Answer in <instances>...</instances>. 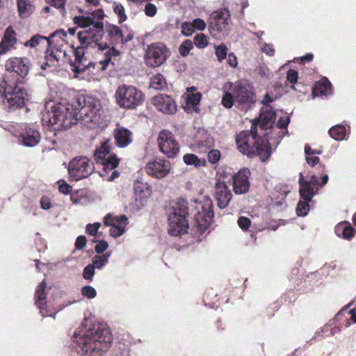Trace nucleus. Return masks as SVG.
Listing matches in <instances>:
<instances>
[{"instance_id":"nucleus-1","label":"nucleus","mask_w":356,"mask_h":356,"mask_svg":"<svg viewBox=\"0 0 356 356\" xmlns=\"http://www.w3.org/2000/svg\"><path fill=\"white\" fill-rule=\"evenodd\" d=\"M103 108L99 99L79 96L72 104L48 102L42 113V121L47 125H57L58 129H68L81 120L86 125L99 126L103 120Z\"/></svg>"},{"instance_id":"nucleus-2","label":"nucleus","mask_w":356,"mask_h":356,"mask_svg":"<svg viewBox=\"0 0 356 356\" xmlns=\"http://www.w3.org/2000/svg\"><path fill=\"white\" fill-rule=\"evenodd\" d=\"M75 24L84 30L78 33V39L80 46L74 51V60L70 61L72 70L78 76L79 74L83 73L86 69L93 65V63L87 59L85 56L83 49L88 47H97L104 35V24L102 21H93L90 17L75 16L73 18Z\"/></svg>"},{"instance_id":"nucleus-3","label":"nucleus","mask_w":356,"mask_h":356,"mask_svg":"<svg viewBox=\"0 0 356 356\" xmlns=\"http://www.w3.org/2000/svg\"><path fill=\"white\" fill-rule=\"evenodd\" d=\"M74 337L78 353L86 356H101L112 343L110 330L100 324L93 325L86 331L75 332Z\"/></svg>"},{"instance_id":"nucleus-4","label":"nucleus","mask_w":356,"mask_h":356,"mask_svg":"<svg viewBox=\"0 0 356 356\" xmlns=\"http://www.w3.org/2000/svg\"><path fill=\"white\" fill-rule=\"evenodd\" d=\"M261 136L258 133L257 124L252 122L250 130L243 131L237 136L238 149L249 156L257 154L262 161H265L270 155V146L268 133H261Z\"/></svg>"},{"instance_id":"nucleus-5","label":"nucleus","mask_w":356,"mask_h":356,"mask_svg":"<svg viewBox=\"0 0 356 356\" xmlns=\"http://www.w3.org/2000/svg\"><path fill=\"white\" fill-rule=\"evenodd\" d=\"M188 215V203L185 200L180 199L172 206L168 211V233L171 236H177L186 233L189 225Z\"/></svg>"},{"instance_id":"nucleus-6","label":"nucleus","mask_w":356,"mask_h":356,"mask_svg":"<svg viewBox=\"0 0 356 356\" xmlns=\"http://www.w3.org/2000/svg\"><path fill=\"white\" fill-rule=\"evenodd\" d=\"M25 90L17 86H8L6 82L0 83V102L9 111H15L24 105Z\"/></svg>"},{"instance_id":"nucleus-7","label":"nucleus","mask_w":356,"mask_h":356,"mask_svg":"<svg viewBox=\"0 0 356 356\" xmlns=\"http://www.w3.org/2000/svg\"><path fill=\"white\" fill-rule=\"evenodd\" d=\"M116 102L121 108H136L144 101L143 92L133 86L123 84L115 92Z\"/></svg>"},{"instance_id":"nucleus-8","label":"nucleus","mask_w":356,"mask_h":356,"mask_svg":"<svg viewBox=\"0 0 356 356\" xmlns=\"http://www.w3.org/2000/svg\"><path fill=\"white\" fill-rule=\"evenodd\" d=\"M94 171L93 163L86 156H77L68 163L70 179L79 181L90 176Z\"/></svg>"},{"instance_id":"nucleus-9","label":"nucleus","mask_w":356,"mask_h":356,"mask_svg":"<svg viewBox=\"0 0 356 356\" xmlns=\"http://www.w3.org/2000/svg\"><path fill=\"white\" fill-rule=\"evenodd\" d=\"M170 56V51L162 42H155L147 47L145 61L147 65L156 67L163 65Z\"/></svg>"},{"instance_id":"nucleus-10","label":"nucleus","mask_w":356,"mask_h":356,"mask_svg":"<svg viewBox=\"0 0 356 356\" xmlns=\"http://www.w3.org/2000/svg\"><path fill=\"white\" fill-rule=\"evenodd\" d=\"M196 204V213L194 214L197 225L202 233L204 232L212 223L214 213L212 209V201L209 198L205 199L202 202L194 200Z\"/></svg>"},{"instance_id":"nucleus-11","label":"nucleus","mask_w":356,"mask_h":356,"mask_svg":"<svg viewBox=\"0 0 356 356\" xmlns=\"http://www.w3.org/2000/svg\"><path fill=\"white\" fill-rule=\"evenodd\" d=\"M209 29L213 37L218 33L227 32L230 22V14L226 8H221L211 13L209 20Z\"/></svg>"},{"instance_id":"nucleus-12","label":"nucleus","mask_w":356,"mask_h":356,"mask_svg":"<svg viewBox=\"0 0 356 356\" xmlns=\"http://www.w3.org/2000/svg\"><path fill=\"white\" fill-rule=\"evenodd\" d=\"M157 142L160 150L169 158L176 156L179 150V145L173 134L167 130L159 132Z\"/></svg>"},{"instance_id":"nucleus-13","label":"nucleus","mask_w":356,"mask_h":356,"mask_svg":"<svg viewBox=\"0 0 356 356\" xmlns=\"http://www.w3.org/2000/svg\"><path fill=\"white\" fill-rule=\"evenodd\" d=\"M170 163L168 160L156 158L146 165L147 173L156 179L166 177L170 171Z\"/></svg>"},{"instance_id":"nucleus-14","label":"nucleus","mask_w":356,"mask_h":356,"mask_svg":"<svg viewBox=\"0 0 356 356\" xmlns=\"http://www.w3.org/2000/svg\"><path fill=\"white\" fill-rule=\"evenodd\" d=\"M134 190L136 203L133 207L138 211L145 206L147 199L152 195V188L147 182L138 180L134 182Z\"/></svg>"},{"instance_id":"nucleus-15","label":"nucleus","mask_w":356,"mask_h":356,"mask_svg":"<svg viewBox=\"0 0 356 356\" xmlns=\"http://www.w3.org/2000/svg\"><path fill=\"white\" fill-rule=\"evenodd\" d=\"M31 61L24 57H15L8 59L6 63V68L8 71H13L21 77L26 76L30 70Z\"/></svg>"},{"instance_id":"nucleus-16","label":"nucleus","mask_w":356,"mask_h":356,"mask_svg":"<svg viewBox=\"0 0 356 356\" xmlns=\"http://www.w3.org/2000/svg\"><path fill=\"white\" fill-rule=\"evenodd\" d=\"M127 222L128 218L125 215L117 218L112 217L111 214H107L104 217V223L111 226L110 235L114 238L121 236L124 232Z\"/></svg>"},{"instance_id":"nucleus-17","label":"nucleus","mask_w":356,"mask_h":356,"mask_svg":"<svg viewBox=\"0 0 356 356\" xmlns=\"http://www.w3.org/2000/svg\"><path fill=\"white\" fill-rule=\"evenodd\" d=\"M276 118V113L270 105L264 106L261 108L259 118L255 122L262 131H267L273 127Z\"/></svg>"},{"instance_id":"nucleus-18","label":"nucleus","mask_w":356,"mask_h":356,"mask_svg":"<svg viewBox=\"0 0 356 356\" xmlns=\"http://www.w3.org/2000/svg\"><path fill=\"white\" fill-rule=\"evenodd\" d=\"M250 171L248 169H242L233 177V190L237 195L246 193L250 188L249 176Z\"/></svg>"},{"instance_id":"nucleus-19","label":"nucleus","mask_w":356,"mask_h":356,"mask_svg":"<svg viewBox=\"0 0 356 356\" xmlns=\"http://www.w3.org/2000/svg\"><path fill=\"white\" fill-rule=\"evenodd\" d=\"M98 49L100 51V54L104 56L99 62L101 70H105L110 63L114 65L113 60H115L116 57L120 55V51L114 47H109L106 42L99 44Z\"/></svg>"},{"instance_id":"nucleus-20","label":"nucleus","mask_w":356,"mask_h":356,"mask_svg":"<svg viewBox=\"0 0 356 356\" xmlns=\"http://www.w3.org/2000/svg\"><path fill=\"white\" fill-rule=\"evenodd\" d=\"M215 198L220 209H225L229 204L232 197L231 191L225 182L218 181L214 187Z\"/></svg>"},{"instance_id":"nucleus-21","label":"nucleus","mask_w":356,"mask_h":356,"mask_svg":"<svg viewBox=\"0 0 356 356\" xmlns=\"http://www.w3.org/2000/svg\"><path fill=\"white\" fill-rule=\"evenodd\" d=\"M153 104L156 108L165 114H172L177 110L175 102L170 96L161 94L153 99Z\"/></svg>"},{"instance_id":"nucleus-22","label":"nucleus","mask_w":356,"mask_h":356,"mask_svg":"<svg viewBox=\"0 0 356 356\" xmlns=\"http://www.w3.org/2000/svg\"><path fill=\"white\" fill-rule=\"evenodd\" d=\"M17 42V33L11 26L8 27L0 42V55L6 54L10 49L15 48V45Z\"/></svg>"},{"instance_id":"nucleus-23","label":"nucleus","mask_w":356,"mask_h":356,"mask_svg":"<svg viewBox=\"0 0 356 356\" xmlns=\"http://www.w3.org/2000/svg\"><path fill=\"white\" fill-rule=\"evenodd\" d=\"M115 144L119 147H125L132 142L131 132L124 127H118L114 130Z\"/></svg>"},{"instance_id":"nucleus-24","label":"nucleus","mask_w":356,"mask_h":356,"mask_svg":"<svg viewBox=\"0 0 356 356\" xmlns=\"http://www.w3.org/2000/svg\"><path fill=\"white\" fill-rule=\"evenodd\" d=\"M228 86L229 89L232 90L236 102L243 104L250 100L249 92L245 87L232 83H228Z\"/></svg>"},{"instance_id":"nucleus-25","label":"nucleus","mask_w":356,"mask_h":356,"mask_svg":"<svg viewBox=\"0 0 356 356\" xmlns=\"http://www.w3.org/2000/svg\"><path fill=\"white\" fill-rule=\"evenodd\" d=\"M23 143L25 146L34 147L40 141L41 136L39 131L32 127H27L22 134Z\"/></svg>"},{"instance_id":"nucleus-26","label":"nucleus","mask_w":356,"mask_h":356,"mask_svg":"<svg viewBox=\"0 0 356 356\" xmlns=\"http://www.w3.org/2000/svg\"><path fill=\"white\" fill-rule=\"evenodd\" d=\"M334 232L338 236L349 240L354 236L355 229L348 222L343 221L337 225Z\"/></svg>"},{"instance_id":"nucleus-27","label":"nucleus","mask_w":356,"mask_h":356,"mask_svg":"<svg viewBox=\"0 0 356 356\" xmlns=\"http://www.w3.org/2000/svg\"><path fill=\"white\" fill-rule=\"evenodd\" d=\"M331 83L327 79H323L316 83L313 88L314 97L327 96L331 94Z\"/></svg>"},{"instance_id":"nucleus-28","label":"nucleus","mask_w":356,"mask_h":356,"mask_svg":"<svg viewBox=\"0 0 356 356\" xmlns=\"http://www.w3.org/2000/svg\"><path fill=\"white\" fill-rule=\"evenodd\" d=\"M300 194L302 200H312L314 195L312 187L309 182L304 179L303 175L300 173L299 177Z\"/></svg>"},{"instance_id":"nucleus-29","label":"nucleus","mask_w":356,"mask_h":356,"mask_svg":"<svg viewBox=\"0 0 356 356\" xmlns=\"http://www.w3.org/2000/svg\"><path fill=\"white\" fill-rule=\"evenodd\" d=\"M64 58L61 51L60 53L55 52L54 49H47L45 56V61L41 65L43 70L46 69V66H56L59 60Z\"/></svg>"},{"instance_id":"nucleus-30","label":"nucleus","mask_w":356,"mask_h":356,"mask_svg":"<svg viewBox=\"0 0 356 356\" xmlns=\"http://www.w3.org/2000/svg\"><path fill=\"white\" fill-rule=\"evenodd\" d=\"M18 12L21 17H27L35 10V6L31 0H17Z\"/></svg>"},{"instance_id":"nucleus-31","label":"nucleus","mask_w":356,"mask_h":356,"mask_svg":"<svg viewBox=\"0 0 356 356\" xmlns=\"http://www.w3.org/2000/svg\"><path fill=\"white\" fill-rule=\"evenodd\" d=\"M67 33L63 29H58L52 33L47 40V43L49 47L51 44H56V43L67 44L66 38Z\"/></svg>"},{"instance_id":"nucleus-32","label":"nucleus","mask_w":356,"mask_h":356,"mask_svg":"<svg viewBox=\"0 0 356 356\" xmlns=\"http://www.w3.org/2000/svg\"><path fill=\"white\" fill-rule=\"evenodd\" d=\"M45 288H46V282L45 281H42L40 285L38 286V289L35 291V304L38 305V308L40 309V313L44 314V308L42 307L43 303L44 302V300L46 299V294H45Z\"/></svg>"},{"instance_id":"nucleus-33","label":"nucleus","mask_w":356,"mask_h":356,"mask_svg":"<svg viewBox=\"0 0 356 356\" xmlns=\"http://www.w3.org/2000/svg\"><path fill=\"white\" fill-rule=\"evenodd\" d=\"M106 33L115 44L120 43L123 40L122 31L116 25L109 24L106 27Z\"/></svg>"},{"instance_id":"nucleus-34","label":"nucleus","mask_w":356,"mask_h":356,"mask_svg":"<svg viewBox=\"0 0 356 356\" xmlns=\"http://www.w3.org/2000/svg\"><path fill=\"white\" fill-rule=\"evenodd\" d=\"M349 130L341 124L335 125L330 129V136L336 140H343L346 139V136L349 133Z\"/></svg>"},{"instance_id":"nucleus-35","label":"nucleus","mask_w":356,"mask_h":356,"mask_svg":"<svg viewBox=\"0 0 356 356\" xmlns=\"http://www.w3.org/2000/svg\"><path fill=\"white\" fill-rule=\"evenodd\" d=\"M167 86L166 80L161 74H156L151 78L149 87L154 90H163Z\"/></svg>"},{"instance_id":"nucleus-36","label":"nucleus","mask_w":356,"mask_h":356,"mask_svg":"<svg viewBox=\"0 0 356 356\" xmlns=\"http://www.w3.org/2000/svg\"><path fill=\"white\" fill-rule=\"evenodd\" d=\"M183 160L186 165H193L195 167L205 165L206 161L204 159H199L193 154H186L184 156Z\"/></svg>"},{"instance_id":"nucleus-37","label":"nucleus","mask_w":356,"mask_h":356,"mask_svg":"<svg viewBox=\"0 0 356 356\" xmlns=\"http://www.w3.org/2000/svg\"><path fill=\"white\" fill-rule=\"evenodd\" d=\"M111 252H106L102 255H96L92 258V263L95 268H102L108 261V258L111 257Z\"/></svg>"},{"instance_id":"nucleus-38","label":"nucleus","mask_w":356,"mask_h":356,"mask_svg":"<svg viewBox=\"0 0 356 356\" xmlns=\"http://www.w3.org/2000/svg\"><path fill=\"white\" fill-rule=\"evenodd\" d=\"M202 95L200 92L190 94L187 99V106L192 108L195 111H198L197 106L201 100Z\"/></svg>"},{"instance_id":"nucleus-39","label":"nucleus","mask_w":356,"mask_h":356,"mask_svg":"<svg viewBox=\"0 0 356 356\" xmlns=\"http://www.w3.org/2000/svg\"><path fill=\"white\" fill-rule=\"evenodd\" d=\"M215 55L217 58L218 61L220 63L224 60L227 56L228 49L225 44H221L219 45H215Z\"/></svg>"},{"instance_id":"nucleus-40","label":"nucleus","mask_w":356,"mask_h":356,"mask_svg":"<svg viewBox=\"0 0 356 356\" xmlns=\"http://www.w3.org/2000/svg\"><path fill=\"white\" fill-rule=\"evenodd\" d=\"M100 164L103 165L104 170H111L118 165V160L115 156L109 155L106 160L102 161Z\"/></svg>"},{"instance_id":"nucleus-41","label":"nucleus","mask_w":356,"mask_h":356,"mask_svg":"<svg viewBox=\"0 0 356 356\" xmlns=\"http://www.w3.org/2000/svg\"><path fill=\"white\" fill-rule=\"evenodd\" d=\"M311 200H303L299 201L296 207V213L298 216H305L309 211V202Z\"/></svg>"},{"instance_id":"nucleus-42","label":"nucleus","mask_w":356,"mask_h":356,"mask_svg":"<svg viewBox=\"0 0 356 356\" xmlns=\"http://www.w3.org/2000/svg\"><path fill=\"white\" fill-rule=\"evenodd\" d=\"M47 38L40 35H36L32 37L29 40L24 43L25 47H30L31 48L36 47L42 42H47Z\"/></svg>"},{"instance_id":"nucleus-43","label":"nucleus","mask_w":356,"mask_h":356,"mask_svg":"<svg viewBox=\"0 0 356 356\" xmlns=\"http://www.w3.org/2000/svg\"><path fill=\"white\" fill-rule=\"evenodd\" d=\"M115 13L118 16V21L120 23L124 22L127 19V15L125 14L124 8L123 6L117 2H114L113 6Z\"/></svg>"},{"instance_id":"nucleus-44","label":"nucleus","mask_w":356,"mask_h":356,"mask_svg":"<svg viewBox=\"0 0 356 356\" xmlns=\"http://www.w3.org/2000/svg\"><path fill=\"white\" fill-rule=\"evenodd\" d=\"M193 48L191 40H186L184 41L179 48V52L183 57H186L189 54L190 51Z\"/></svg>"},{"instance_id":"nucleus-45","label":"nucleus","mask_w":356,"mask_h":356,"mask_svg":"<svg viewBox=\"0 0 356 356\" xmlns=\"http://www.w3.org/2000/svg\"><path fill=\"white\" fill-rule=\"evenodd\" d=\"M194 44L200 49H203L208 45L207 36L203 33H198L194 38Z\"/></svg>"},{"instance_id":"nucleus-46","label":"nucleus","mask_w":356,"mask_h":356,"mask_svg":"<svg viewBox=\"0 0 356 356\" xmlns=\"http://www.w3.org/2000/svg\"><path fill=\"white\" fill-rule=\"evenodd\" d=\"M234 97L233 93L227 92L222 99V104L227 108H230L234 104Z\"/></svg>"},{"instance_id":"nucleus-47","label":"nucleus","mask_w":356,"mask_h":356,"mask_svg":"<svg viewBox=\"0 0 356 356\" xmlns=\"http://www.w3.org/2000/svg\"><path fill=\"white\" fill-rule=\"evenodd\" d=\"M81 293L89 299L94 298L97 295L96 290L91 286H83L81 289Z\"/></svg>"},{"instance_id":"nucleus-48","label":"nucleus","mask_w":356,"mask_h":356,"mask_svg":"<svg viewBox=\"0 0 356 356\" xmlns=\"http://www.w3.org/2000/svg\"><path fill=\"white\" fill-rule=\"evenodd\" d=\"M94 265L88 264L86 266L83 271V277L87 280H92L95 275Z\"/></svg>"},{"instance_id":"nucleus-49","label":"nucleus","mask_w":356,"mask_h":356,"mask_svg":"<svg viewBox=\"0 0 356 356\" xmlns=\"http://www.w3.org/2000/svg\"><path fill=\"white\" fill-rule=\"evenodd\" d=\"M207 157L210 163H216L220 158V152L218 149H212L209 152Z\"/></svg>"},{"instance_id":"nucleus-50","label":"nucleus","mask_w":356,"mask_h":356,"mask_svg":"<svg viewBox=\"0 0 356 356\" xmlns=\"http://www.w3.org/2000/svg\"><path fill=\"white\" fill-rule=\"evenodd\" d=\"M195 30L192 23L184 22L181 25V32L186 36H191Z\"/></svg>"},{"instance_id":"nucleus-51","label":"nucleus","mask_w":356,"mask_h":356,"mask_svg":"<svg viewBox=\"0 0 356 356\" xmlns=\"http://www.w3.org/2000/svg\"><path fill=\"white\" fill-rule=\"evenodd\" d=\"M101 226V223L95 222L94 224H88L86 227V232L92 236L97 234L99 228Z\"/></svg>"},{"instance_id":"nucleus-52","label":"nucleus","mask_w":356,"mask_h":356,"mask_svg":"<svg viewBox=\"0 0 356 356\" xmlns=\"http://www.w3.org/2000/svg\"><path fill=\"white\" fill-rule=\"evenodd\" d=\"M191 23L194 30L197 29L198 31H204L206 29L205 22L200 18L194 19Z\"/></svg>"},{"instance_id":"nucleus-53","label":"nucleus","mask_w":356,"mask_h":356,"mask_svg":"<svg viewBox=\"0 0 356 356\" xmlns=\"http://www.w3.org/2000/svg\"><path fill=\"white\" fill-rule=\"evenodd\" d=\"M251 221L250 218L241 216L238 220V226L243 230L247 229L250 225Z\"/></svg>"},{"instance_id":"nucleus-54","label":"nucleus","mask_w":356,"mask_h":356,"mask_svg":"<svg viewBox=\"0 0 356 356\" xmlns=\"http://www.w3.org/2000/svg\"><path fill=\"white\" fill-rule=\"evenodd\" d=\"M286 77H287V80L291 83H295L297 82L298 81V73L297 71L294 70H289L288 72H287V74H286Z\"/></svg>"},{"instance_id":"nucleus-55","label":"nucleus","mask_w":356,"mask_h":356,"mask_svg":"<svg viewBox=\"0 0 356 356\" xmlns=\"http://www.w3.org/2000/svg\"><path fill=\"white\" fill-rule=\"evenodd\" d=\"M67 44L56 43V44H51V46L53 47V49L55 51V52L60 53L61 51V54H63V57L66 58L67 53L65 47L67 46Z\"/></svg>"},{"instance_id":"nucleus-56","label":"nucleus","mask_w":356,"mask_h":356,"mask_svg":"<svg viewBox=\"0 0 356 356\" xmlns=\"http://www.w3.org/2000/svg\"><path fill=\"white\" fill-rule=\"evenodd\" d=\"M156 7L154 4L148 3L145 5V12L147 16H154L156 13Z\"/></svg>"},{"instance_id":"nucleus-57","label":"nucleus","mask_w":356,"mask_h":356,"mask_svg":"<svg viewBox=\"0 0 356 356\" xmlns=\"http://www.w3.org/2000/svg\"><path fill=\"white\" fill-rule=\"evenodd\" d=\"M58 184L60 192L63 194H67L72 189V187L63 180H59Z\"/></svg>"},{"instance_id":"nucleus-58","label":"nucleus","mask_w":356,"mask_h":356,"mask_svg":"<svg viewBox=\"0 0 356 356\" xmlns=\"http://www.w3.org/2000/svg\"><path fill=\"white\" fill-rule=\"evenodd\" d=\"M108 247V244L105 241H99L95 246V251L97 254L103 253Z\"/></svg>"},{"instance_id":"nucleus-59","label":"nucleus","mask_w":356,"mask_h":356,"mask_svg":"<svg viewBox=\"0 0 356 356\" xmlns=\"http://www.w3.org/2000/svg\"><path fill=\"white\" fill-rule=\"evenodd\" d=\"M40 207L42 209L47 210L51 207V202L49 197L43 196L40 199Z\"/></svg>"},{"instance_id":"nucleus-60","label":"nucleus","mask_w":356,"mask_h":356,"mask_svg":"<svg viewBox=\"0 0 356 356\" xmlns=\"http://www.w3.org/2000/svg\"><path fill=\"white\" fill-rule=\"evenodd\" d=\"M104 16V15L103 10L102 9H97L91 13V16L89 17H91L93 21H101Z\"/></svg>"},{"instance_id":"nucleus-61","label":"nucleus","mask_w":356,"mask_h":356,"mask_svg":"<svg viewBox=\"0 0 356 356\" xmlns=\"http://www.w3.org/2000/svg\"><path fill=\"white\" fill-rule=\"evenodd\" d=\"M108 154L102 152L98 149H97L94 154L95 159L97 163H101L102 161L106 160V156Z\"/></svg>"},{"instance_id":"nucleus-62","label":"nucleus","mask_w":356,"mask_h":356,"mask_svg":"<svg viewBox=\"0 0 356 356\" xmlns=\"http://www.w3.org/2000/svg\"><path fill=\"white\" fill-rule=\"evenodd\" d=\"M86 238L84 236H78L75 242L76 249H82L86 245Z\"/></svg>"},{"instance_id":"nucleus-63","label":"nucleus","mask_w":356,"mask_h":356,"mask_svg":"<svg viewBox=\"0 0 356 356\" xmlns=\"http://www.w3.org/2000/svg\"><path fill=\"white\" fill-rule=\"evenodd\" d=\"M261 51L264 52L268 56H273L275 53V50L273 49V47L270 44H264L261 47Z\"/></svg>"},{"instance_id":"nucleus-64","label":"nucleus","mask_w":356,"mask_h":356,"mask_svg":"<svg viewBox=\"0 0 356 356\" xmlns=\"http://www.w3.org/2000/svg\"><path fill=\"white\" fill-rule=\"evenodd\" d=\"M227 63L232 67H236L237 66V58L234 53H230L228 54Z\"/></svg>"}]
</instances>
